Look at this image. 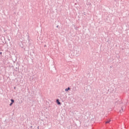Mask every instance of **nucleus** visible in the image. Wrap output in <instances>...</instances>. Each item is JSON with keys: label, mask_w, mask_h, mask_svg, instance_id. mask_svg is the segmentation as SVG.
<instances>
[{"label": "nucleus", "mask_w": 129, "mask_h": 129, "mask_svg": "<svg viewBox=\"0 0 129 129\" xmlns=\"http://www.w3.org/2000/svg\"><path fill=\"white\" fill-rule=\"evenodd\" d=\"M56 102H57V104H58V105L61 104V103L60 102V101H59V99L56 100Z\"/></svg>", "instance_id": "1"}, {"label": "nucleus", "mask_w": 129, "mask_h": 129, "mask_svg": "<svg viewBox=\"0 0 129 129\" xmlns=\"http://www.w3.org/2000/svg\"><path fill=\"white\" fill-rule=\"evenodd\" d=\"M69 90H70V87H68V88L65 89V91H66V92L68 91Z\"/></svg>", "instance_id": "2"}, {"label": "nucleus", "mask_w": 129, "mask_h": 129, "mask_svg": "<svg viewBox=\"0 0 129 129\" xmlns=\"http://www.w3.org/2000/svg\"><path fill=\"white\" fill-rule=\"evenodd\" d=\"M110 122V120H109L108 121H106V123H109Z\"/></svg>", "instance_id": "3"}, {"label": "nucleus", "mask_w": 129, "mask_h": 129, "mask_svg": "<svg viewBox=\"0 0 129 129\" xmlns=\"http://www.w3.org/2000/svg\"><path fill=\"white\" fill-rule=\"evenodd\" d=\"M11 101L12 103H14V102H15V101L13 99H11Z\"/></svg>", "instance_id": "4"}, {"label": "nucleus", "mask_w": 129, "mask_h": 129, "mask_svg": "<svg viewBox=\"0 0 129 129\" xmlns=\"http://www.w3.org/2000/svg\"><path fill=\"white\" fill-rule=\"evenodd\" d=\"M120 112H122V111H123V109L122 108V111H120Z\"/></svg>", "instance_id": "5"}, {"label": "nucleus", "mask_w": 129, "mask_h": 129, "mask_svg": "<svg viewBox=\"0 0 129 129\" xmlns=\"http://www.w3.org/2000/svg\"><path fill=\"white\" fill-rule=\"evenodd\" d=\"M12 105H13V103H11L10 104V106H12Z\"/></svg>", "instance_id": "6"}, {"label": "nucleus", "mask_w": 129, "mask_h": 129, "mask_svg": "<svg viewBox=\"0 0 129 129\" xmlns=\"http://www.w3.org/2000/svg\"><path fill=\"white\" fill-rule=\"evenodd\" d=\"M0 54H2V52H1Z\"/></svg>", "instance_id": "7"}]
</instances>
